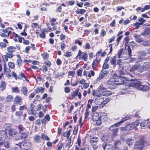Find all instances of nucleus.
<instances>
[{
  "label": "nucleus",
  "instance_id": "33",
  "mask_svg": "<svg viewBox=\"0 0 150 150\" xmlns=\"http://www.w3.org/2000/svg\"><path fill=\"white\" fill-rule=\"evenodd\" d=\"M134 38L136 39V41L138 42H140L143 41V39L142 38H140V35H134Z\"/></svg>",
  "mask_w": 150,
  "mask_h": 150
},
{
  "label": "nucleus",
  "instance_id": "38",
  "mask_svg": "<svg viewBox=\"0 0 150 150\" xmlns=\"http://www.w3.org/2000/svg\"><path fill=\"white\" fill-rule=\"evenodd\" d=\"M93 95L94 96H96L97 97H100V93L99 92V90H97L94 89L93 91Z\"/></svg>",
  "mask_w": 150,
  "mask_h": 150
},
{
  "label": "nucleus",
  "instance_id": "47",
  "mask_svg": "<svg viewBox=\"0 0 150 150\" xmlns=\"http://www.w3.org/2000/svg\"><path fill=\"white\" fill-rule=\"evenodd\" d=\"M9 69H13L15 68V64L14 63L11 62H9L8 63Z\"/></svg>",
  "mask_w": 150,
  "mask_h": 150
},
{
  "label": "nucleus",
  "instance_id": "54",
  "mask_svg": "<svg viewBox=\"0 0 150 150\" xmlns=\"http://www.w3.org/2000/svg\"><path fill=\"white\" fill-rule=\"evenodd\" d=\"M142 23H138V22H137L135 23H134L133 24V25L134 26H135V29H138L140 26V25H142Z\"/></svg>",
  "mask_w": 150,
  "mask_h": 150
},
{
  "label": "nucleus",
  "instance_id": "49",
  "mask_svg": "<svg viewBox=\"0 0 150 150\" xmlns=\"http://www.w3.org/2000/svg\"><path fill=\"white\" fill-rule=\"evenodd\" d=\"M44 63L45 65V66L47 67H50L52 65L51 62L49 60L45 61L44 62Z\"/></svg>",
  "mask_w": 150,
  "mask_h": 150
},
{
  "label": "nucleus",
  "instance_id": "50",
  "mask_svg": "<svg viewBox=\"0 0 150 150\" xmlns=\"http://www.w3.org/2000/svg\"><path fill=\"white\" fill-rule=\"evenodd\" d=\"M77 113L78 111H76L74 112V113L73 119L74 120V122H76L77 119Z\"/></svg>",
  "mask_w": 150,
  "mask_h": 150
},
{
  "label": "nucleus",
  "instance_id": "1",
  "mask_svg": "<svg viewBox=\"0 0 150 150\" xmlns=\"http://www.w3.org/2000/svg\"><path fill=\"white\" fill-rule=\"evenodd\" d=\"M128 86L129 87L136 88L143 91L147 90L149 89V87L148 86L141 85V82L137 81H132L129 83Z\"/></svg>",
  "mask_w": 150,
  "mask_h": 150
},
{
  "label": "nucleus",
  "instance_id": "60",
  "mask_svg": "<svg viewBox=\"0 0 150 150\" xmlns=\"http://www.w3.org/2000/svg\"><path fill=\"white\" fill-rule=\"evenodd\" d=\"M95 74L94 71L93 70H91L90 72L88 74V77L91 78L92 76H94Z\"/></svg>",
  "mask_w": 150,
  "mask_h": 150
},
{
  "label": "nucleus",
  "instance_id": "18",
  "mask_svg": "<svg viewBox=\"0 0 150 150\" xmlns=\"http://www.w3.org/2000/svg\"><path fill=\"white\" fill-rule=\"evenodd\" d=\"M34 141L37 143L41 142L42 139L41 137L38 134H35L33 138Z\"/></svg>",
  "mask_w": 150,
  "mask_h": 150
},
{
  "label": "nucleus",
  "instance_id": "20",
  "mask_svg": "<svg viewBox=\"0 0 150 150\" xmlns=\"http://www.w3.org/2000/svg\"><path fill=\"white\" fill-rule=\"evenodd\" d=\"M132 127L130 124L127 123V125L125 127H121V129L122 131L126 130L129 131L132 129L133 128Z\"/></svg>",
  "mask_w": 150,
  "mask_h": 150
},
{
  "label": "nucleus",
  "instance_id": "45",
  "mask_svg": "<svg viewBox=\"0 0 150 150\" xmlns=\"http://www.w3.org/2000/svg\"><path fill=\"white\" fill-rule=\"evenodd\" d=\"M41 55L44 59L47 60L49 57V54L47 52H44Z\"/></svg>",
  "mask_w": 150,
  "mask_h": 150
},
{
  "label": "nucleus",
  "instance_id": "35",
  "mask_svg": "<svg viewBox=\"0 0 150 150\" xmlns=\"http://www.w3.org/2000/svg\"><path fill=\"white\" fill-rule=\"evenodd\" d=\"M86 12V10L84 9H78L75 11V12L76 14H80L81 15H83Z\"/></svg>",
  "mask_w": 150,
  "mask_h": 150
},
{
  "label": "nucleus",
  "instance_id": "39",
  "mask_svg": "<svg viewBox=\"0 0 150 150\" xmlns=\"http://www.w3.org/2000/svg\"><path fill=\"white\" fill-rule=\"evenodd\" d=\"M46 31V30L45 29H42L41 33L39 34L41 38L44 39L45 38V33L47 32Z\"/></svg>",
  "mask_w": 150,
  "mask_h": 150
},
{
  "label": "nucleus",
  "instance_id": "28",
  "mask_svg": "<svg viewBox=\"0 0 150 150\" xmlns=\"http://www.w3.org/2000/svg\"><path fill=\"white\" fill-rule=\"evenodd\" d=\"M13 97L12 95H8L6 98L5 99V102L6 103H10L13 100Z\"/></svg>",
  "mask_w": 150,
  "mask_h": 150
},
{
  "label": "nucleus",
  "instance_id": "7",
  "mask_svg": "<svg viewBox=\"0 0 150 150\" xmlns=\"http://www.w3.org/2000/svg\"><path fill=\"white\" fill-rule=\"evenodd\" d=\"M99 140L98 137H96L91 138L90 139V143L94 150L98 148L97 143L98 142Z\"/></svg>",
  "mask_w": 150,
  "mask_h": 150
},
{
  "label": "nucleus",
  "instance_id": "12",
  "mask_svg": "<svg viewBox=\"0 0 150 150\" xmlns=\"http://www.w3.org/2000/svg\"><path fill=\"white\" fill-rule=\"evenodd\" d=\"M4 72L7 77L9 79L11 77V70L10 69L7 68L6 63H4Z\"/></svg>",
  "mask_w": 150,
  "mask_h": 150
},
{
  "label": "nucleus",
  "instance_id": "2",
  "mask_svg": "<svg viewBox=\"0 0 150 150\" xmlns=\"http://www.w3.org/2000/svg\"><path fill=\"white\" fill-rule=\"evenodd\" d=\"M4 129L8 132L10 137H14L17 133L14 129L12 128L11 125L9 123L5 124L4 126Z\"/></svg>",
  "mask_w": 150,
  "mask_h": 150
},
{
  "label": "nucleus",
  "instance_id": "6",
  "mask_svg": "<svg viewBox=\"0 0 150 150\" xmlns=\"http://www.w3.org/2000/svg\"><path fill=\"white\" fill-rule=\"evenodd\" d=\"M144 145V141L140 140L136 142L134 144V148L137 150H142Z\"/></svg>",
  "mask_w": 150,
  "mask_h": 150
},
{
  "label": "nucleus",
  "instance_id": "37",
  "mask_svg": "<svg viewBox=\"0 0 150 150\" xmlns=\"http://www.w3.org/2000/svg\"><path fill=\"white\" fill-rule=\"evenodd\" d=\"M134 140L132 138H128L126 139V142L127 145L130 146L132 145L134 143Z\"/></svg>",
  "mask_w": 150,
  "mask_h": 150
},
{
  "label": "nucleus",
  "instance_id": "16",
  "mask_svg": "<svg viewBox=\"0 0 150 150\" xmlns=\"http://www.w3.org/2000/svg\"><path fill=\"white\" fill-rule=\"evenodd\" d=\"M125 80L121 76H117L115 78V81L117 84V85H123L125 83Z\"/></svg>",
  "mask_w": 150,
  "mask_h": 150
},
{
  "label": "nucleus",
  "instance_id": "58",
  "mask_svg": "<svg viewBox=\"0 0 150 150\" xmlns=\"http://www.w3.org/2000/svg\"><path fill=\"white\" fill-rule=\"evenodd\" d=\"M17 105L13 103V105L11 106V111L12 112H14L16 111V106Z\"/></svg>",
  "mask_w": 150,
  "mask_h": 150
},
{
  "label": "nucleus",
  "instance_id": "41",
  "mask_svg": "<svg viewBox=\"0 0 150 150\" xmlns=\"http://www.w3.org/2000/svg\"><path fill=\"white\" fill-rule=\"evenodd\" d=\"M140 64H137L133 65L130 69V71L133 72L137 69L139 67Z\"/></svg>",
  "mask_w": 150,
  "mask_h": 150
},
{
  "label": "nucleus",
  "instance_id": "59",
  "mask_svg": "<svg viewBox=\"0 0 150 150\" xmlns=\"http://www.w3.org/2000/svg\"><path fill=\"white\" fill-rule=\"evenodd\" d=\"M81 141L80 136L79 135L76 140V143L79 147H80L81 145Z\"/></svg>",
  "mask_w": 150,
  "mask_h": 150
},
{
  "label": "nucleus",
  "instance_id": "26",
  "mask_svg": "<svg viewBox=\"0 0 150 150\" xmlns=\"http://www.w3.org/2000/svg\"><path fill=\"white\" fill-rule=\"evenodd\" d=\"M6 83L4 81H1L0 84V88L1 91L4 90L6 87Z\"/></svg>",
  "mask_w": 150,
  "mask_h": 150
},
{
  "label": "nucleus",
  "instance_id": "29",
  "mask_svg": "<svg viewBox=\"0 0 150 150\" xmlns=\"http://www.w3.org/2000/svg\"><path fill=\"white\" fill-rule=\"evenodd\" d=\"M123 49L122 48H120L118 50L117 52V56L118 58H122L123 57V55L124 54V53L123 52Z\"/></svg>",
  "mask_w": 150,
  "mask_h": 150
},
{
  "label": "nucleus",
  "instance_id": "62",
  "mask_svg": "<svg viewBox=\"0 0 150 150\" xmlns=\"http://www.w3.org/2000/svg\"><path fill=\"white\" fill-rule=\"evenodd\" d=\"M64 145V143H61L57 145L56 150H61Z\"/></svg>",
  "mask_w": 150,
  "mask_h": 150
},
{
  "label": "nucleus",
  "instance_id": "42",
  "mask_svg": "<svg viewBox=\"0 0 150 150\" xmlns=\"http://www.w3.org/2000/svg\"><path fill=\"white\" fill-rule=\"evenodd\" d=\"M41 137L42 140H46L47 141H49L50 140L49 137L46 135H45L44 133H42L41 134Z\"/></svg>",
  "mask_w": 150,
  "mask_h": 150
},
{
  "label": "nucleus",
  "instance_id": "56",
  "mask_svg": "<svg viewBox=\"0 0 150 150\" xmlns=\"http://www.w3.org/2000/svg\"><path fill=\"white\" fill-rule=\"evenodd\" d=\"M90 115L89 110L86 109L85 112L84 114V118L86 119Z\"/></svg>",
  "mask_w": 150,
  "mask_h": 150
},
{
  "label": "nucleus",
  "instance_id": "57",
  "mask_svg": "<svg viewBox=\"0 0 150 150\" xmlns=\"http://www.w3.org/2000/svg\"><path fill=\"white\" fill-rule=\"evenodd\" d=\"M106 33L104 29H102L101 30L100 33V36L102 37H103L106 35Z\"/></svg>",
  "mask_w": 150,
  "mask_h": 150
},
{
  "label": "nucleus",
  "instance_id": "43",
  "mask_svg": "<svg viewBox=\"0 0 150 150\" xmlns=\"http://www.w3.org/2000/svg\"><path fill=\"white\" fill-rule=\"evenodd\" d=\"M149 119H148L147 120H144V122H141L140 123V125L143 127L147 126L149 123Z\"/></svg>",
  "mask_w": 150,
  "mask_h": 150
},
{
  "label": "nucleus",
  "instance_id": "23",
  "mask_svg": "<svg viewBox=\"0 0 150 150\" xmlns=\"http://www.w3.org/2000/svg\"><path fill=\"white\" fill-rule=\"evenodd\" d=\"M108 73L109 71L108 70L105 71L103 72L102 74L99 75V77L97 78V81H99L100 79H103L106 76Z\"/></svg>",
  "mask_w": 150,
  "mask_h": 150
},
{
  "label": "nucleus",
  "instance_id": "25",
  "mask_svg": "<svg viewBox=\"0 0 150 150\" xmlns=\"http://www.w3.org/2000/svg\"><path fill=\"white\" fill-rule=\"evenodd\" d=\"M12 57L9 54L6 53V55H4L2 56V59L3 61L5 63L8 61V58L11 59L12 58Z\"/></svg>",
  "mask_w": 150,
  "mask_h": 150
},
{
  "label": "nucleus",
  "instance_id": "36",
  "mask_svg": "<svg viewBox=\"0 0 150 150\" xmlns=\"http://www.w3.org/2000/svg\"><path fill=\"white\" fill-rule=\"evenodd\" d=\"M93 101V100L92 99H89L88 101L87 105L86 108V109L89 110V109L91 108V104H92Z\"/></svg>",
  "mask_w": 150,
  "mask_h": 150
},
{
  "label": "nucleus",
  "instance_id": "32",
  "mask_svg": "<svg viewBox=\"0 0 150 150\" xmlns=\"http://www.w3.org/2000/svg\"><path fill=\"white\" fill-rule=\"evenodd\" d=\"M21 91L23 95L25 96L27 95L28 90L27 88L25 86H23L21 88Z\"/></svg>",
  "mask_w": 150,
  "mask_h": 150
},
{
  "label": "nucleus",
  "instance_id": "17",
  "mask_svg": "<svg viewBox=\"0 0 150 150\" xmlns=\"http://www.w3.org/2000/svg\"><path fill=\"white\" fill-rule=\"evenodd\" d=\"M23 146L24 149L25 150H31L33 146L31 143L29 142H25L23 144Z\"/></svg>",
  "mask_w": 150,
  "mask_h": 150
},
{
  "label": "nucleus",
  "instance_id": "34",
  "mask_svg": "<svg viewBox=\"0 0 150 150\" xmlns=\"http://www.w3.org/2000/svg\"><path fill=\"white\" fill-rule=\"evenodd\" d=\"M18 128L19 133H21L23 132H24V131H26V129L21 124H19L18 125Z\"/></svg>",
  "mask_w": 150,
  "mask_h": 150
},
{
  "label": "nucleus",
  "instance_id": "46",
  "mask_svg": "<svg viewBox=\"0 0 150 150\" xmlns=\"http://www.w3.org/2000/svg\"><path fill=\"white\" fill-rule=\"evenodd\" d=\"M122 69H121L120 71H119V73L120 75H122L126 74L127 73L126 71V69H125V67L124 68H121Z\"/></svg>",
  "mask_w": 150,
  "mask_h": 150
},
{
  "label": "nucleus",
  "instance_id": "27",
  "mask_svg": "<svg viewBox=\"0 0 150 150\" xmlns=\"http://www.w3.org/2000/svg\"><path fill=\"white\" fill-rule=\"evenodd\" d=\"M122 60L120 59H118L117 61V64L118 65L119 67L120 68H124L125 67V63L122 62Z\"/></svg>",
  "mask_w": 150,
  "mask_h": 150
},
{
  "label": "nucleus",
  "instance_id": "4",
  "mask_svg": "<svg viewBox=\"0 0 150 150\" xmlns=\"http://www.w3.org/2000/svg\"><path fill=\"white\" fill-rule=\"evenodd\" d=\"M106 85L107 87L111 89L116 88L117 86V84L115 81V78L114 76L110 77L107 81Z\"/></svg>",
  "mask_w": 150,
  "mask_h": 150
},
{
  "label": "nucleus",
  "instance_id": "24",
  "mask_svg": "<svg viewBox=\"0 0 150 150\" xmlns=\"http://www.w3.org/2000/svg\"><path fill=\"white\" fill-rule=\"evenodd\" d=\"M110 63L111 65H112L114 67H115L117 64L116 57V56H114L112 57L111 58L110 60Z\"/></svg>",
  "mask_w": 150,
  "mask_h": 150
},
{
  "label": "nucleus",
  "instance_id": "63",
  "mask_svg": "<svg viewBox=\"0 0 150 150\" xmlns=\"http://www.w3.org/2000/svg\"><path fill=\"white\" fill-rule=\"evenodd\" d=\"M4 144V146L6 148L8 149L10 147V143L8 141L4 142H3Z\"/></svg>",
  "mask_w": 150,
  "mask_h": 150
},
{
  "label": "nucleus",
  "instance_id": "53",
  "mask_svg": "<svg viewBox=\"0 0 150 150\" xmlns=\"http://www.w3.org/2000/svg\"><path fill=\"white\" fill-rule=\"evenodd\" d=\"M83 70V69L82 68H80L77 70L76 72L77 76H82Z\"/></svg>",
  "mask_w": 150,
  "mask_h": 150
},
{
  "label": "nucleus",
  "instance_id": "64",
  "mask_svg": "<svg viewBox=\"0 0 150 150\" xmlns=\"http://www.w3.org/2000/svg\"><path fill=\"white\" fill-rule=\"evenodd\" d=\"M23 112L21 110L16 111L15 112V115L18 116H21L23 114Z\"/></svg>",
  "mask_w": 150,
  "mask_h": 150
},
{
  "label": "nucleus",
  "instance_id": "55",
  "mask_svg": "<svg viewBox=\"0 0 150 150\" xmlns=\"http://www.w3.org/2000/svg\"><path fill=\"white\" fill-rule=\"evenodd\" d=\"M13 36L14 37L13 38L15 42H18V40L16 38H18L19 37L18 35L14 32H13Z\"/></svg>",
  "mask_w": 150,
  "mask_h": 150
},
{
  "label": "nucleus",
  "instance_id": "5",
  "mask_svg": "<svg viewBox=\"0 0 150 150\" xmlns=\"http://www.w3.org/2000/svg\"><path fill=\"white\" fill-rule=\"evenodd\" d=\"M78 57L79 59H82L84 61L86 62L88 59V54L86 52L83 53L81 50H79L78 54L75 57V59H77Z\"/></svg>",
  "mask_w": 150,
  "mask_h": 150
},
{
  "label": "nucleus",
  "instance_id": "11",
  "mask_svg": "<svg viewBox=\"0 0 150 150\" xmlns=\"http://www.w3.org/2000/svg\"><path fill=\"white\" fill-rule=\"evenodd\" d=\"M13 103L14 104L17 105H21L23 103V99L19 96H16L13 100Z\"/></svg>",
  "mask_w": 150,
  "mask_h": 150
},
{
  "label": "nucleus",
  "instance_id": "30",
  "mask_svg": "<svg viewBox=\"0 0 150 150\" xmlns=\"http://www.w3.org/2000/svg\"><path fill=\"white\" fill-rule=\"evenodd\" d=\"M93 113V115L92 117V119L94 121H96V120L100 118L99 113L98 112Z\"/></svg>",
  "mask_w": 150,
  "mask_h": 150
},
{
  "label": "nucleus",
  "instance_id": "48",
  "mask_svg": "<svg viewBox=\"0 0 150 150\" xmlns=\"http://www.w3.org/2000/svg\"><path fill=\"white\" fill-rule=\"evenodd\" d=\"M12 91L15 93H19L20 90L19 88L17 87H14L12 88Z\"/></svg>",
  "mask_w": 150,
  "mask_h": 150
},
{
  "label": "nucleus",
  "instance_id": "31",
  "mask_svg": "<svg viewBox=\"0 0 150 150\" xmlns=\"http://www.w3.org/2000/svg\"><path fill=\"white\" fill-rule=\"evenodd\" d=\"M77 93L78 91H77V89H76L75 91H73L71 92L70 95L71 99H74L75 97L77 96V94H78Z\"/></svg>",
  "mask_w": 150,
  "mask_h": 150
},
{
  "label": "nucleus",
  "instance_id": "40",
  "mask_svg": "<svg viewBox=\"0 0 150 150\" xmlns=\"http://www.w3.org/2000/svg\"><path fill=\"white\" fill-rule=\"evenodd\" d=\"M99 116L101 119L104 120L107 117V113L103 112H101Z\"/></svg>",
  "mask_w": 150,
  "mask_h": 150
},
{
  "label": "nucleus",
  "instance_id": "10",
  "mask_svg": "<svg viewBox=\"0 0 150 150\" xmlns=\"http://www.w3.org/2000/svg\"><path fill=\"white\" fill-rule=\"evenodd\" d=\"M35 105L32 103L30 106L27 110L28 113L29 115H36V112L35 110Z\"/></svg>",
  "mask_w": 150,
  "mask_h": 150
},
{
  "label": "nucleus",
  "instance_id": "52",
  "mask_svg": "<svg viewBox=\"0 0 150 150\" xmlns=\"http://www.w3.org/2000/svg\"><path fill=\"white\" fill-rule=\"evenodd\" d=\"M25 75L23 72L21 71L18 75V79L20 80L22 79L23 78Z\"/></svg>",
  "mask_w": 150,
  "mask_h": 150
},
{
  "label": "nucleus",
  "instance_id": "9",
  "mask_svg": "<svg viewBox=\"0 0 150 150\" xmlns=\"http://www.w3.org/2000/svg\"><path fill=\"white\" fill-rule=\"evenodd\" d=\"M99 90L101 91L102 94L104 96H109L112 94L111 92L109 91H107V89L102 86H100L99 87Z\"/></svg>",
  "mask_w": 150,
  "mask_h": 150
},
{
  "label": "nucleus",
  "instance_id": "61",
  "mask_svg": "<svg viewBox=\"0 0 150 150\" xmlns=\"http://www.w3.org/2000/svg\"><path fill=\"white\" fill-rule=\"evenodd\" d=\"M121 144V142L120 140H117L114 143V146L115 147H118V146Z\"/></svg>",
  "mask_w": 150,
  "mask_h": 150
},
{
  "label": "nucleus",
  "instance_id": "3",
  "mask_svg": "<svg viewBox=\"0 0 150 150\" xmlns=\"http://www.w3.org/2000/svg\"><path fill=\"white\" fill-rule=\"evenodd\" d=\"M6 50L7 52L6 53L13 57V53L17 51H20L21 47L20 45L17 44L16 45V47L12 46H9L7 47Z\"/></svg>",
  "mask_w": 150,
  "mask_h": 150
},
{
  "label": "nucleus",
  "instance_id": "22",
  "mask_svg": "<svg viewBox=\"0 0 150 150\" xmlns=\"http://www.w3.org/2000/svg\"><path fill=\"white\" fill-rule=\"evenodd\" d=\"M21 134L18 137L17 139H25L26 138L28 137V133L26 132H24L20 133Z\"/></svg>",
  "mask_w": 150,
  "mask_h": 150
},
{
  "label": "nucleus",
  "instance_id": "13",
  "mask_svg": "<svg viewBox=\"0 0 150 150\" xmlns=\"http://www.w3.org/2000/svg\"><path fill=\"white\" fill-rule=\"evenodd\" d=\"M8 137V135L6 131L4 130H1L0 131V141L4 140Z\"/></svg>",
  "mask_w": 150,
  "mask_h": 150
},
{
  "label": "nucleus",
  "instance_id": "19",
  "mask_svg": "<svg viewBox=\"0 0 150 150\" xmlns=\"http://www.w3.org/2000/svg\"><path fill=\"white\" fill-rule=\"evenodd\" d=\"M16 56L18 58L16 60V65L18 67L21 66L23 64V62L21 59V56L19 54H17Z\"/></svg>",
  "mask_w": 150,
  "mask_h": 150
},
{
  "label": "nucleus",
  "instance_id": "14",
  "mask_svg": "<svg viewBox=\"0 0 150 150\" xmlns=\"http://www.w3.org/2000/svg\"><path fill=\"white\" fill-rule=\"evenodd\" d=\"M123 32V31H122L118 32V34L117 35V36H118V37L116 39V42L113 43L115 46L117 47L119 45L120 42L123 37L122 35H121Z\"/></svg>",
  "mask_w": 150,
  "mask_h": 150
},
{
  "label": "nucleus",
  "instance_id": "51",
  "mask_svg": "<svg viewBox=\"0 0 150 150\" xmlns=\"http://www.w3.org/2000/svg\"><path fill=\"white\" fill-rule=\"evenodd\" d=\"M64 56L67 57H69L72 56V53L71 52L67 51Z\"/></svg>",
  "mask_w": 150,
  "mask_h": 150
},
{
  "label": "nucleus",
  "instance_id": "21",
  "mask_svg": "<svg viewBox=\"0 0 150 150\" xmlns=\"http://www.w3.org/2000/svg\"><path fill=\"white\" fill-rule=\"evenodd\" d=\"M100 60V59L99 60L98 59L97 57H96V59L93 60L91 64L92 67L93 69H94L96 68L97 67L96 64L99 63Z\"/></svg>",
  "mask_w": 150,
  "mask_h": 150
},
{
  "label": "nucleus",
  "instance_id": "8",
  "mask_svg": "<svg viewBox=\"0 0 150 150\" xmlns=\"http://www.w3.org/2000/svg\"><path fill=\"white\" fill-rule=\"evenodd\" d=\"M0 31L2 32L0 33V36L3 37H9L11 34L10 30L8 28H7L5 29H1Z\"/></svg>",
  "mask_w": 150,
  "mask_h": 150
},
{
  "label": "nucleus",
  "instance_id": "44",
  "mask_svg": "<svg viewBox=\"0 0 150 150\" xmlns=\"http://www.w3.org/2000/svg\"><path fill=\"white\" fill-rule=\"evenodd\" d=\"M139 124V120H136L134 122L132 123L131 125L133 129L134 128H136L137 126Z\"/></svg>",
  "mask_w": 150,
  "mask_h": 150
},
{
  "label": "nucleus",
  "instance_id": "15",
  "mask_svg": "<svg viewBox=\"0 0 150 150\" xmlns=\"http://www.w3.org/2000/svg\"><path fill=\"white\" fill-rule=\"evenodd\" d=\"M136 45V44L134 41H132L130 42L129 45H128L127 46L128 47L127 48V50L128 52V55L129 57H130L132 56V50L130 48V47L133 48Z\"/></svg>",
  "mask_w": 150,
  "mask_h": 150
}]
</instances>
